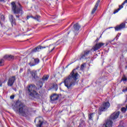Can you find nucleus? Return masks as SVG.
Masks as SVG:
<instances>
[{"mask_svg":"<svg viewBox=\"0 0 127 127\" xmlns=\"http://www.w3.org/2000/svg\"><path fill=\"white\" fill-rule=\"evenodd\" d=\"M78 69H79V66L73 69L69 75L64 78V86L66 87L68 91H71L72 88L77 84V80H78L79 73H78V72L76 70H78Z\"/></svg>","mask_w":127,"mask_h":127,"instance_id":"1","label":"nucleus"},{"mask_svg":"<svg viewBox=\"0 0 127 127\" xmlns=\"http://www.w3.org/2000/svg\"><path fill=\"white\" fill-rule=\"evenodd\" d=\"M16 113L23 117H28L31 115V109L27 108L23 103H20L17 106Z\"/></svg>","mask_w":127,"mask_h":127,"instance_id":"2","label":"nucleus"},{"mask_svg":"<svg viewBox=\"0 0 127 127\" xmlns=\"http://www.w3.org/2000/svg\"><path fill=\"white\" fill-rule=\"evenodd\" d=\"M35 123L37 122L38 125L37 127H48V123L46 121H43V118L42 117H38L35 119Z\"/></svg>","mask_w":127,"mask_h":127,"instance_id":"3","label":"nucleus"},{"mask_svg":"<svg viewBox=\"0 0 127 127\" xmlns=\"http://www.w3.org/2000/svg\"><path fill=\"white\" fill-rule=\"evenodd\" d=\"M11 6H12V9L14 12V13H20L21 15L22 13H23V11H22V7L21 6V5H20L19 3V5L20 6V8H16V5L15 4V2H12L11 3Z\"/></svg>","mask_w":127,"mask_h":127,"instance_id":"4","label":"nucleus"},{"mask_svg":"<svg viewBox=\"0 0 127 127\" xmlns=\"http://www.w3.org/2000/svg\"><path fill=\"white\" fill-rule=\"evenodd\" d=\"M110 106H111V105L110 104V103L108 102L103 103L102 105L99 107V112H105L106 110L108 109V108H110Z\"/></svg>","mask_w":127,"mask_h":127,"instance_id":"5","label":"nucleus"},{"mask_svg":"<svg viewBox=\"0 0 127 127\" xmlns=\"http://www.w3.org/2000/svg\"><path fill=\"white\" fill-rule=\"evenodd\" d=\"M104 44L105 43H97L94 47H93L90 51H92L93 52H94V51H97V50H99L102 46H104Z\"/></svg>","mask_w":127,"mask_h":127,"instance_id":"6","label":"nucleus"},{"mask_svg":"<svg viewBox=\"0 0 127 127\" xmlns=\"http://www.w3.org/2000/svg\"><path fill=\"white\" fill-rule=\"evenodd\" d=\"M90 53L91 51L90 50H85L83 51L80 55V60H81V59H87V56H88Z\"/></svg>","mask_w":127,"mask_h":127,"instance_id":"7","label":"nucleus"},{"mask_svg":"<svg viewBox=\"0 0 127 127\" xmlns=\"http://www.w3.org/2000/svg\"><path fill=\"white\" fill-rule=\"evenodd\" d=\"M26 92L28 96H32V84H29L26 88Z\"/></svg>","mask_w":127,"mask_h":127,"instance_id":"8","label":"nucleus"},{"mask_svg":"<svg viewBox=\"0 0 127 127\" xmlns=\"http://www.w3.org/2000/svg\"><path fill=\"white\" fill-rule=\"evenodd\" d=\"M14 81H15V76H12L10 77L8 80L7 86H8V87H12L13 83H14Z\"/></svg>","mask_w":127,"mask_h":127,"instance_id":"9","label":"nucleus"},{"mask_svg":"<svg viewBox=\"0 0 127 127\" xmlns=\"http://www.w3.org/2000/svg\"><path fill=\"white\" fill-rule=\"evenodd\" d=\"M119 116H120V112L114 113L110 116V120L111 121H115V120H117L119 118Z\"/></svg>","mask_w":127,"mask_h":127,"instance_id":"10","label":"nucleus"},{"mask_svg":"<svg viewBox=\"0 0 127 127\" xmlns=\"http://www.w3.org/2000/svg\"><path fill=\"white\" fill-rule=\"evenodd\" d=\"M47 47H48V46L42 47L41 46H38L32 50V53H35L36 52H39L40 50H41V49H44L45 48H47Z\"/></svg>","mask_w":127,"mask_h":127,"instance_id":"11","label":"nucleus"},{"mask_svg":"<svg viewBox=\"0 0 127 127\" xmlns=\"http://www.w3.org/2000/svg\"><path fill=\"white\" fill-rule=\"evenodd\" d=\"M125 27H126V23H122L120 25H118L115 27V29L116 31H120V30H121V29L125 28Z\"/></svg>","mask_w":127,"mask_h":127,"instance_id":"12","label":"nucleus"},{"mask_svg":"<svg viewBox=\"0 0 127 127\" xmlns=\"http://www.w3.org/2000/svg\"><path fill=\"white\" fill-rule=\"evenodd\" d=\"M126 3H127V0H125L121 5H120L119 8L115 10L113 13L115 14V13L119 12V11H120V10H121V9L124 7V5L126 4Z\"/></svg>","mask_w":127,"mask_h":127,"instance_id":"13","label":"nucleus"},{"mask_svg":"<svg viewBox=\"0 0 127 127\" xmlns=\"http://www.w3.org/2000/svg\"><path fill=\"white\" fill-rule=\"evenodd\" d=\"M32 98H33V100L34 99H36L37 100H38V99L40 98V95H39L38 93L36 92V91L34 90L32 92Z\"/></svg>","mask_w":127,"mask_h":127,"instance_id":"14","label":"nucleus"},{"mask_svg":"<svg viewBox=\"0 0 127 127\" xmlns=\"http://www.w3.org/2000/svg\"><path fill=\"white\" fill-rule=\"evenodd\" d=\"M59 98V96L56 94H53L50 97L51 102L54 103L55 101H57Z\"/></svg>","mask_w":127,"mask_h":127,"instance_id":"15","label":"nucleus"},{"mask_svg":"<svg viewBox=\"0 0 127 127\" xmlns=\"http://www.w3.org/2000/svg\"><path fill=\"white\" fill-rule=\"evenodd\" d=\"M101 1V0H98L94 8L93 9L92 12H91V14H94L95 12H96V10H97L98 8V6H99V3H100V2Z\"/></svg>","mask_w":127,"mask_h":127,"instance_id":"16","label":"nucleus"},{"mask_svg":"<svg viewBox=\"0 0 127 127\" xmlns=\"http://www.w3.org/2000/svg\"><path fill=\"white\" fill-rule=\"evenodd\" d=\"M9 18L12 25V26H13V25H15V19H14L13 15H10Z\"/></svg>","mask_w":127,"mask_h":127,"instance_id":"17","label":"nucleus"},{"mask_svg":"<svg viewBox=\"0 0 127 127\" xmlns=\"http://www.w3.org/2000/svg\"><path fill=\"white\" fill-rule=\"evenodd\" d=\"M105 127H113V121L111 120H108L107 121Z\"/></svg>","mask_w":127,"mask_h":127,"instance_id":"18","label":"nucleus"},{"mask_svg":"<svg viewBox=\"0 0 127 127\" xmlns=\"http://www.w3.org/2000/svg\"><path fill=\"white\" fill-rule=\"evenodd\" d=\"M4 59H6L7 60H13L14 59V57L11 55H6L3 57Z\"/></svg>","mask_w":127,"mask_h":127,"instance_id":"19","label":"nucleus"},{"mask_svg":"<svg viewBox=\"0 0 127 127\" xmlns=\"http://www.w3.org/2000/svg\"><path fill=\"white\" fill-rule=\"evenodd\" d=\"M73 28L74 31H79V29L81 28V26H80V25H79V23H76L73 25Z\"/></svg>","mask_w":127,"mask_h":127,"instance_id":"20","label":"nucleus"},{"mask_svg":"<svg viewBox=\"0 0 127 127\" xmlns=\"http://www.w3.org/2000/svg\"><path fill=\"white\" fill-rule=\"evenodd\" d=\"M49 79V75H45L43 76L42 80L44 82H45V81H47Z\"/></svg>","mask_w":127,"mask_h":127,"instance_id":"21","label":"nucleus"},{"mask_svg":"<svg viewBox=\"0 0 127 127\" xmlns=\"http://www.w3.org/2000/svg\"><path fill=\"white\" fill-rule=\"evenodd\" d=\"M51 49V50H50ZM54 49H55V46H54V45H50L49 46V50H50L49 52V53H51V52H52V51H53V50H54Z\"/></svg>","mask_w":127,"mask_h":127,"instance_id":"22","label":"nucleus"},{"mask_svg":"<svg viewBox=\"0 0 127 127\" xmlns=\"http://www.w3.org/2000/svg\"><path fill=\"white\" fill-rule=\"evenodd\" d=\"M39 63V59H35L33 63L32 64V66H35V65H37Z\"/></svg>","mask_w":127,"mask_h":127,"instance_id":"23","label":"nucleus"},{"mask_svg":"<svg viewBox=\"0 0 127 127\" xmlns=\"http://www.w3.org/2000/svg\"><path fill=\"white\" fill-rule=\"evenodd\" d=\"M41 16L37 15H36L35 17H32V18H33L34 19H35V20H37V21H40V18H41Z\"/></svg>","mask_w":127,"mask_h":127,"instance_id":"24","label":"nucleus"},{"mask_svg":"<svg viewBox=\"0 0 127 127\" xmlns=\"http://www.w3.org/2000/svg\"><path fill=\"white\" fill-rule=\"evenodd\" d=\"M32 76L34 79H36L37 78V72L35 70H33L32 71Z\"/></svg>","mask_w":127,"mask_h":127,"instance_id":"25","label":"nucleus"},{"mask_svg":"<svg viewBox=\"0 0 127 127\" xmlns=\"http://www.w3.org/2000/svg\"><path fill=\"white\" fill-rule=\"evenodd\" d=\"M127 105H126V107H123L121 109V112H122V113H126L127 112Z\"/></svg>","mask_w":127,"mask_h":127,"instance_id":"26","label":"nucleus"},{"mask_svg":"<svg viewBox=\"0 0 127 127\" xmlns=\"http://www.w3.org/2000/svg\"><path fill=\"white\" fill-rule=\"evenodd\" d=\"M85 65H86L85 64H81L80 67V70L81 71H84V68H85Z\"/></svg>","mask_w":127,"mask_h":127,"instance_id":"27","label":"nucleus"},{"mask_svg":"<svg viewBox=\"0 0 127 127\" xmlns=\"http://www.w3.org/2000/svg\"><path fill=\"white\" fill-rule=\"evenodd\" d=\"M4 62L3 59L0 60V66H3Z\"/></svg>","mask_w":127,"mask_h":127,"instance_id":"28","label":"nucleus"},{"mask_svg":"<svg viewBox=\"0 0 127 127\" xmlns=\"http://www.w3.org/2000/svg\"><path fill=\"white\" fill-rule=\"evenodd\" d=\"M54 89H55L56 91H57L58 89V85L56 84L53 85Z\"/></svg>","mask_w":127,"mask_h":127,"instance_id":"29","label":"nucleus"},{"mask_svg":"<svg viewBox=\"0 0 127 127\" xmlns=\"http://www.w3.org/2000/svg\"><path fill=\"white\" fill-rule=\"evenodd\" d=\"M38 84L40 86V88H42L43 86V82H42V81H39Z\"/></svg>","mask_w":127,"mask_h":127,"instance_id":"30","label":"nucleus"},{"mask_svg":"<svg viewBox=\"0 0 127 127\" xmlns=\"http://www.w3.org/2000/svg\"><path fill=\"white\" fill-rule=\"evenodd\" d=\"M123 81V82H126V81H127V78L126 76H124L123 77H122V79H121V81Z\"/></svg>","mask_w":127,"mask_h":127,"instance_id":"31","label":"nucleus"},{"mask_svg":"<svg viewBox=\"0 0 127 127\" xmlns=\"http://www.w3.org/2000/svg\"><path fill=\"white\" fill-rule=\"evenodd\" d=\"M79 127H85V122H82L79 124Z\"/></svg>","mask_w":127,"mask_h":127,"instance_id":"32","label":"nucleus"},{"mask_svg":"<svg viewBox=\"0 0 127 127\" xmlns=\"http://www.w3.org/2000/svg\"><path fill=\"white\" fill-rule=\"evenodd\" d=\"M121 33H119L118 34V35L116 36V40H118V39H119V37H120V36H121Z\"/></svg>","mask_w":127,"mask_h":127,"instance_id":"33","label":"nucleus"},{"mask_svg":"<svg viewBox=\"0 0 127 127\" xmlns=\"http://www.w3.org/2000/svg\"><path fill=\"white\" fill-rule=\"evenodd\" d=\"M94 113H91L89 115V120H92V116H93Z\"/></svg>","mask_w":127,"mask_h":127,"instance_id":"34","label":"nucleus"},{"mask_svg":"<svg viewBox=\"0 0 127 127\" xmlns=\"http://www.w3.org/2000/svg\"><path fill=\"white\" fill-rule=\"evenodd\" d=\"M1 19L3 21H4V16L3 15H1Z\"/></svg>","mask_w":127,"mask_h":127,"instance_id":"35","label":"nucleus"},{"mask_svg":"<svg viewBox=\"0 0 127 127\" xmlns=\"http://www.w3.org/2000/svg\"><path fill=\"white\" fill-rule=\"evenodd\" d=\"M11 100H13V99H14V95H11L10 97Z\"/></svg>","mask_w":127,"mask_h":127,"instance_id":"36","label":"nucleus"},{"mask_svg":"<svg viewBox=\"0 0 127 127\" xmlns=\"http://www.w3.org/2000/svg\"><path fill=\"white\" fill-rule=\"evenodd\" d=\"M122 92H127V87L125 89H123Z\"/></svg>","mask_w":127,"mask_h":127,"instance_id":"37","label":"nucleus"},{"mask_svg":"<svg viewBox=\"0 0 127 127\" xmlns=\"http://www.w3.org/2000/svg\"><path fill=\"white\" fill-rule=\"evenodd\" d=\"M22 71H23V69L21 68V69H20V71H19L20 73H21V72H22Z\"/></svg>","mask_w":127,"mask_h":127,"instance_id":"38","label":"nucleus"},{"mask_svg":"<svg viewBox=\"0 0 127 127\" xmlns=\"http://www.w3.org/2000/svg\"><path fill=\"white\" fill-rule=\"evenodd\" d=\"M30 17H30L29 16H27V19H29V18H30Z\"/></svg>","mask_w":127,"mask_h":127,"instance_id":"39","label":"nucleus"},{"mask_svg":"<svg viewBox=\"0 0 127 127\" xmlns=\"http://www.w3.org/2000/svg\"><path fill=\"white\" fill-rule=\"evenodd\" d=\"M2 86V83L0 81V87H1Z\"/></svg>","mask_w":127,"mask_h":127,"instance_id":"40","label":"nucleus"},{"mask_svg":"<svg viewBox=\"0 0 127 127\" xmlns=\"http://www.w3.org/2000/svg\"><path fill=\"white\" fill-rule=\"evenodd\" d=\"M99 80H100V81H104L103 78H100Z\"/></svg>","mask_w":127,"mask_h":127,"instance_id":"41","label":"nucleus"},{"mask_svg":"<svg viewBox=\"0 0 127 127\" xmlns=\"http://www.w3.org/2000/svg\"><path fill=\"white\" fill-rule=\"evenodd\" d=\"M16 17H17V18H19V15H16Z\"/></svg>","mask_w":127,"mask_h":127,"instance_id":"42","label":"nucleus"},{"mask_svg":"<svg viewBox=\"0 0 127 127\" xmlns=\"http://www.w3.org/2000/svg\"><path fill=\"white\" fill-rule=\"evenodd\" d=\"M115 39H116V38L114 39L113 40H112L111 41H110V42H113V41H114V40H115Z\"/></svg>","mask_w":127,"mask_h":127,"instance_id":"43","label":"nucleus"},{"mask_svg":"<svg viewBox=\"0 0 127 127\" xmlns=\"http://www.w3.org/2000/svg\"><path fill=\"white\" fill-rule=\"evenodd\" d=\"M29 72H30V69L28 70V72L29 73Z\"/></svg>","mask_w":127,"mask_h":127,"instance_id":"44","label":"nucleus"},{"mask_svg":"<svg viewBox=\"0 0 127 127\" xmlns=\"http://www.w3.org/2000/svg\"><path fill=\"white\" fill-rule=\"evenodd\" d=\"M96 41H97V42L99 41V39H98V38H97V39H96Z\"/></svg>","mask_w":127,"mask_h":127,"instance_id":"45","label":"nucleus"},{"mask_svg":"<svg viewBox=\"0 0 127 127\" xmlns=\"http://www.w3.org/2000/svg\"><path fill=\"white\" fill-rule=\"evenodd\" d=\"M4 0H0V1H3Z\"/></svg>","mask_w":127,"mask_h":127,"instance_id":"46","label":"nucleus"},{"mask_svg":"<svg viewBox=\"0 0 127 127\" xmlns=\"http://www.w3.org/2000/svg\"><path fill=\"white\" fill-rule=\"evenodd\" d=\"M125 69H127V66L125 67Z\"/></svg>","mask_w":127,"mask_h":127,"instance_id":"47","label":"nucleus"},{"mask_svg":"<svg viewBox=\"0 0 127 127\" xmlns=\"http://www.w3.org/2000/svg\"><path fill=\"white\" fill-rule=\"evenodd\" d=\"M108 46V43H106V46Z\"/></svg>","mask_w":127,"mask_h":127,"instance_id":"48","label":"nucleus"},{"mask_svg":"<svg viewBox=\"0 0 127 127\" xmlns=\"http://www.w3.org/2000/svg\"><path fill=\"white\" fill-rule=\"evenodd\" d=\"M57 49H59V48H56V50H57Z\"/></svg>","mask_w":127,"mask_h":127,"instance_id":"49","label":"nucleus"},{"mask_svg":"<svg viewBox=\"0 0 127 127\" xmlns=\"http://www.w3.org/2000/svg\"><path fill=\"white\" fill-rule=\"evenodd\" d=\"M99 115H101V114L99 113Z\"/></svg>","mask_w":127,"mask_h":127,"instance_id":"50","label":"nucleus"},{"mask_svg":"<svg viewBox=\"0 0 127 127\" xmlns=\"http://www.w3.org/2000/svg\"><path fill=\"white\" fill-rule=\"evenodd\" d=\"M32 87H33V85H32Z\"/></svg>","mask_w":127,"mask_h":127,"instance_id":"51","label":"nucleus"}]
</instances>
